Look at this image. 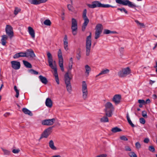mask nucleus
I'll return each instance as SVG.
<instances>
[{
    "instance_id": "f257e3e1",
    "label": "nucleus",
    "mask_w": 157,
    "mask_h": 157,
    "mask_svg": "<svg viewBox=\"0 0 157 157\" xmlns=\"http://www.w3.org/2000/svg\"><path fill=\"white\" fill-rule=\"evenodd\" d=\"M87 6L90 8H94L97 7L103 8H115L116 6H112L109 4H104L101 3L100 2L95 1L92 2L91 4H88Z\"/></svg>"
},
{
    "instance_id": "f03ea898",
    "label": "nucleus",
    "mask_w": 157,
    "mask_h": 157,
    "mask_svg": "<svg viewBox=\"0 0 157 157\" xmlns=\"http://www.w3.org/2000/svg\"><path fill=\"white\" fill-rule=\"evenodd\" d=\"M105 107L104 111L105 115L109 117H111L113 115L112 112L114 110L113 105L111 102H107L105 105Z\"/></svg>"
},
{
    "instance_id": "7ed1b4c3",
    "label": "nucleus",
    "mask_w": 157,
    "mask_h": 157,
    "mask_svg": "<svg viewBox=\"0 0 157 157\" xmlns=\"http://www.w3.org/2000/svg\"><path fill=\"white\" fill-rule=\"evenodd\" d=\"M69 73L70 72H69V70H68V72L64 75V81L67 91L70 94H71L72 91V87L70 82L71 78L69 76Z\"/></svg>"
},
{
    "instance_id": "20e7f679",
    "label": "nucleus",
    "mask_w": 157,
    "mask_h": 157,
    "mask_svg": "<svg viewBox=\"0 0 157 157\" xmlns=\"http://www.w3.org/2000/svg\"><path fill=\"white\" fill-rule=\"evenodd\" d=\"M91 33H90V35L87 36L86 40V55L89 56L90 54L91 45Z\"/></svg>"
},
{
    "instance_id": "39448f33",
    "label": "nucleus",
    "mask_w": 157,
    "mask_h": 157,
    "mask_svg": "<svg viewBox=\"0 0 157 157\" xmlns=\"http://www.w3.org/2000/svg\"><path fill=\"white\" fill-rule=\"evenodd\" d=\"M95 29L94 38L95 39H97L100 37V35L102 33L103 29V27L102 24H98L96 26Z\"/></svg>"
},
{
    "instance_id": "423d86ee",
    "label": "nucleus",
    "mask_w": 157,
    "mask_h": 157,
    "mask_svg": "<svg viewBox=\"0 0 157 157\" xmlns=\"http://www.w3.org/2000/svg\"><path fill=\"white\" fill-rule=\"evenodd\" d=\"M115 1L117 4L124 6H128L130 7L133 8L136 7L135 5L129 0H115Z\"/></svg>"
},
{
    "instance_id": "0eeeda50",
    "label": "nucleus",
    "mask_w": 157,
    "mask_h": 157,
    "mask_svg": "<svg viewBox=\"0 0 157 157\" xmlns=\"http://www.w3.org/2000/svg\"><path fill=\"white\" fill-rule=\"evenodd\" d=\"M86 10L85 9L83 11L82 15V18L84 21L82 28V29L83 31H85L87 25L89 22V20L86 16Z\"/></svg>"
},
{
    "instance_id": "6e6552de",
    "label": "nucleus",
    "mask_w": 157,
    "mask_h": 157,
    "mask_svg": "<svg viewBox=\"0 0 157 157\" xmlns=\"http://www.w3.org/2000/svg\"><path fill=\"white\" fill-rule=\"evenodd\" d=\"M71 29L72 34L74 35H75L77 33L78 29L77 22L76 20L74 18L72 19Z\"/></svg>"
},
{
    "instance_id": "1a4fd4ad",
    "label": "nucleus",
    "mask_w": 157,
    "mask_h": 157,
    "mask_svg": "<svg viewBox=\"0 0 157 157\" xmlns=\"http://www.w3.org/2000/svg\"><path fill=\"white\" fill-rule=\"evenodd\" d=\"M82 98L84 100H86L87 97L88 91L87 89V85L85 81H82Z\"/></svg>"
},
{
    "instance_id": "9d476101",
    "label": "nucleus",
    "mask_w": 157,
    "mask_h": 157,
    "mask_svg": "<svg viewBox=\"0 0 157 157\" xmlns=\"http://www.w3.org/2000/svg\"><path fill=\"white\" fill-rule=\"evenodd\" d=\"M58 56L59 59V65L60 67L61 71H64L63 66V60L62 55V52L60 49H59L58 52Z\"/></svg>"
},
{
    "instance_id": "9b49d317",
    "label": "nucleus",
    "mask_w": 157,
    "mask_h": 157,
    "mask_svg": "<svg viewBox=\"0 0 157 157\" xmlns=\"http://www.w3.org/2000/svg\"><path fill=\"white\" fill-rule=\"evenodd\" d=\"M54 127V126H53L45 129L41 135L39 140H40L43 138H47L51 134L52 132V130Z\"/></svg>"
},
{
    "instance_id": "f8f14e48",
    "label": "nucleus",
    "mask_w": 157,
    "mask_h": 157,
    "mask_svg": "<svg viewBox=\"0 0 157 157\" xmlns=\"http://www.w3.org/2000/svg\"><path fill=\"white\" fill-rule=\"evenodd\" d=\"M6 32L10 38H11L13 36V28L9 25H7L6 28Z\"/></svg>"
},
{
    "instance_id": "ddd939ff",
    "label": "nucleus",
    "mask_w": 157,
    "mask_h": 157,
    "mask_svg": "<svg viewBox=\"0 0 157 157\" xmlns=\"http://www.w3.org/2000/svg\"><path fill=\"white\" fill-rule=\"evenodd\" d=\"M55 121L56 119L54 118L52 119H45L42 121L41 124L45 125H52L55 123Z\"/></svg>"
},
{
    "instance_id": "4468645a",
    "label": "nucleus",
    "mask_w": 157,
    "mask_h": 157,
    "mask_svg": "<svg viewBox=\"0 0 157 157\" xmlns=\"http://www.w3.org/2000/svg\"><path fill=\"white\" fill-rule=\"evenodd\" d=\"M52 69L54 70V75L55 77L56 82L58 84L59 83V80L58 76V74L57 72V68L56 66H52L50 67Z\"/></svg>"
},
{
    "instance_id": "2eb2a0df",
    "label": "nucleus",
    "mask_w": 157,
    "mask_h": 157,
    "mask_svg": "<svg viewBox=\"0 0 157 157\" xmlns=\"http://www.w3.org/2000/svg\"><path fill=\"white\" fill-rule=\"evenodd\" d=\"M12 67L15 70L19 69L20 67V63L19 62L13 61L11 62Z\"/></svg>"
},
{
    "instance_id": "dca6fc26",
    "label": "nucleus",
    "mask_w": 157,
    "mask_h": 157,
    "mask_svg": "<svg viewBox=\"0 0 157 157\" xmlns=\"http://www.w3.org/2000/svg\"><path fill=\"white\" fill-rule=\"evenodd\" d=\"M121 99V96L120 94L115 95L113 98V101L116 104H119Z\"/></svg>"
},
{
    "instance_id": "f3484780",
    "label": "nucleus",
    "mask_w": 157,
    "mask_h": 157,
    "mask_svg": "<svg viewBox=\"0 0 157 157\" xmlns=\"http://www.w3.org/2000/svg\"><path fill=\"white\" fill-rule=\"evenodd\" d=\"M48 0H29V2L32 4L37 5L41 3H44Z\"/></svg>"
},
{
    "instance_id": "a211bd4d",
    "label": "nucleus",
    "mask_w": 157,
    "mask_h": 157,
    "mask_svg": "<svg viewBox=\"0 0 157 157\" xmlns=\"http://www.w3.org/2000/svg\"><path fill=\"white\" fill-rule=\"evenodd\" d=\"M47 53L48 58V61L49 66L50 67L52 66H53V60L52 54L49 52H47Z\"/></svg>"
},
{
    "instance_id": "6ab92c4d",
    "label": "nucleus",
    "mask_w": 157,
    "mask_h": 157,
    "mask_svg": "<svg viewBox=\"0 0 157 157\" xmlns=\"http://www.w3.org/2000/svg\"><path fill=\"white\" fill-rule=\"evenodd\" d=\"M68 44L67 37L66 35H65L63 39V45L64 49L66 51L68 49Z\"/></svg>"
},
{
    "instance_id": "aec40b11",
    "label": "nucleus",
    "mask_w": 157,
    "mask_h": 157,
    "mask_svg": "<svg viewBox=\"0 0 157 157\" xmlns=\"http://www.w3.org/2000/svg\"><path fill=\"white\" fill-rule=\"evenodd\" d=\"M27 52L26 54L28 56V57L30 56V57L34 58L36 56L33 51L32 49H28Z\"/></svg>"
},
{
    "instance_id": "412c9836",
    "label": "nucleus",
    "mask_w": 157,
    "mask_h": 157,
    "mask_svg": "<svg viewBox=\"0 0 157 157\" xmlns=\"http://www.w3.org/2000/svg\"><path fill=\"white\" fill-rule=\"evenodd\" d=\"M45 105L49 108L52 107V101L50 98H48L46 99Z\"/></svg>"
},
{
    "instance_id": "4be33fe9",
    "label": "nucleus",
    "mask_w": 157,
    "mask_h": 157,
    "mask_svg": "<svg viewBox=\"0 0 157 157\" xmlns=\"http://www.w3.org/2000/svg\"><path fill=\"white\" fill-rule=\"evenodd\" d=\"M28 31L31 37L34 39L35 37V33L34 30L31 27L29 26L28 28Z\"/></svg>"
},
{
    "instance_id": "5701e85b",
    "label": "nucleus",
    "mask_w": 157,
    "mask_h": 157,
    "mask_svg": "<svg viewBox=\"0 0 157 157\" xmlns=\"http://www.w3.org/2000/svg\"><path fill=\"white\" fill-rule=\"evenodd\" d=\"M39 78L40 81L44 84H46L48 82V81L47 78L41 75H40L39 76Z\"/></svg>"
},
{
    "instance_id": "b1692460",
    "label": "nucleus",
    "mask_w": 157,
    "mask_h": 157,
    "mask_svg": "<svg viewBox=\"0 0 157 157\" xmlns=\"http://www.w3.org/2000/svg\"><path fill=\"white\" fill-rule=\"evenodd\" d=\"M109 72V70L108 69H104L101 71V72L97 75L96 77H97L101 75H105L108 73Z\"/></svg>"
},
{
    "instance_id": "393cba45",
    "label": "nucleus",
    "mask_w": 157,
    "mask_h": 157,
    "mask_svg": "<svg viewBox=\"0 0 157 157\" xmlns=\"http://www.w3.org/2000/svg\"><path fill=\"white\" fill-rule=\"evenodd\" d=\"M8 38V36L5 35L2 36V38L1 40L2 44L3 45H5L6 43V40Z\"/></svg>"
},
{
    "instance_id": "a878e982",
    "label": "nucleus",
    "mask_w": 157,
    "mask_h": 157,
    "mask_svg": "<svg viewBox=\"0 0 157 157\" xmlns=\"http://www.w3.org/2000/svg\"><path fill=\"white\" fill-rule=\"evenodd\" d=\"M22 111L26 114H28L30 116H32L33 115L32 112L26 108H23L22 109Z\"/></svg>"
},
{
    "instance_id": "bb28decb",
    "label": "nucleus",
    "mask_w": 157,
    "mask_h": 157,
    "mask_svg": "<svg viewBox=\"0 0 157 157\" xmlns=\"http://www.w3.org/2000/svg\"><path fill=\"white\" fill-rule=\"evenodd\" d=\"M81 51L80 48H78L76 51V58L78 60H79L81 57Z\"/></svg>"
},
{
    "instance_id": "cd10ccee",
    "label": "nucleus",
    "mask_w": 157,
    "mask_h": 157,
    "mask_svg": "<svg viewBox=\"0 0 157 157\" xmlns=\"http://www.w3.org/2000/svg\"><path fill=\"white\" fill-rule=\"evenodd\" d=\"M49 147L52 150H56L57 149L56 148L54 145V143L52 140L50 141L49 143Z\"/></svg>"
},
{
    "instance_id": "c85d7f7f",
    "label": "nucleus",
    "mask_w": 157,
    "mask_h": 157,
    "mask_svg": "<svg viewBox=\"0 0 157 157\" xmlns=\"http://www.w3.org/2000/svg\"><path fill=\"white\" fill-rule=\"evenodd\" d=\"M23 62L24 65L28 68H32V66L30 63L27 61L23 60Z\"/></svg>"
},
{
    "instance_id": "c756f323",
    "label": "nucleus",
    "mask_w": 157,
    "mask_h": 157,
    "mask_svg": "<svg viewBox=\"0 0 157 157\" xmlns=\"http://www.w3.org/2000/svg\"><path fill=\"white\" fill-rule=\"evenodd\" d=\"M118 75L119 77L121 78L124 77L126 76V75L124 74V72L123 69L118 72Z\"/></svg>"
},
{
    "instance_id": "7c9ffc66",
    "label": "nucleus",
    "mask_w": 157,
    "mask_h": 157,
    "mask_svg": "<svg viewBox=\"0 0 157 157\" xmlns=\"http://www.w3.org/2000/svg\"><path fill=\"white\" fill-rule=\"evenodd\" d=\"M117 33V32L116 31H111L110 30L105 29H104V32H103V33L104 34H109L110 33H114V34H116Z\"/></svg>"
},
{
    "instance_id": "2f4dec72",
    "label": "nucleus",
    "mask_w": 157,
    "mask_h": 157,
    "mask_svg": "<svg viewBox=\"0 0 157 157\" xmlns=\"http://www.w3.org/2000/svg\"><path fill=\"white\" fill-rule=\"evenodd\" d=\"M121 131H122V130L121 129L118 128V127H117L113 128L111 129V131L113 132L114 133H116L117 132H121Z\"/></svg>"
},
{
    "instance_id": "473e14b6",
    "label": "nucleus",
    "mask_w": 157,
    "mask_h": 157,
    "mask_svg": "<svg viewBox=\"0 0 157 157\" xmlns=\"http://www.w3.org/2000/svg\"><path fill=\"white\" fill-rule=\"evenodd\" d=\"M106 115L104 116L100 119V121L101 122H109V119Z\"/></svg>"
},
{
    "instance_id": "72a5a7b5",
    "label": "nucleus",
    "mask_w": 157,
    "mask_h": 157,
    "mask_svg": "<svg viewBox=\"0 0 157 157\" xmlns=\"http://www.w3.org/2000/svg\"><path fill=\"white\" fill-rule=\"evenodd\" d=\"M122 69L126 76L131 73V70L129 67H127Z\"/></svg>"
},
{
    "instance_id": "f704fd0d",
    "label": "nucleus",
    "mask_w": 157,
    "mask_h": 157,
    "mask_svg": "<svg viewBox=\"0 0 157 157\" xmlns=\"http://www.w3.org/2000/svg\"><path fill=\"white\" fill-rule=\"evenodd\" d=\"M126 117L128 122V123L132 127H134L135 125L132 123V121L130 120L128 113L127 114Z\"/></svg>"
},
{
    "instance_id": "c9c22d12",
    "label": "nucleus",
    "mask_w": 157,
    "mask_h": 157,
    "mask_svg": "<svg viewBox=\"0 0 157 157\" xmlns=\"http://www.w3.org/2000/svg\"><path fill=\"white\" fill-rule=\"evenodd\" d=\"M85 68L86 71L85 73L87 74V75H88L89 74V72L91 71V68L87 65L85 66Z\"/></svg>"
},
{
    "instance_id": "e433bc0d",
    "label": "nucleus",
    "mask_w": 157,
    "mask_h": 157,
    "mask_svg": "<svg viewBox=\"0 0 157 157\" xmlns=\"http://www.w3.org/2000/svg\"><path fill=\"white\" fill-rule=\"evenodd\" d=\"M28 72L32 74L36 75L38 74V72L32 69L29 70Z\"/></svg>"
},
{
    "instance_id": "4c0bfd02",
    "label": "nucleus",
    "mask_w": 157,
    "mask_h": 157,
    "mask_svg": "<svg viewBox=\"0 0 157 157\" xmlns=\"http://www.w3.org/2000/svg\"><path fill=\"white\" fill-rule=\"evenodd\" d=\"M14 89L15 91L16 94L15 95V97L17 98H18L19 96V91L17 89V87L16 86H15L14 87Z\"/></svg>"
},
{
    "instance_id": "58836bf2",
    "label": "nucleus",
    "mask_w": 157,
    "mask_h": 157,
    "mask_svg": "<svg viewBox=\"0 0 157 157\" xmlns=\"http://www.w3.org/2000/svg\"><path fill=\"white\" fill-rule=\"evenodd\" d=\"M117 10H120L121 12H124L126 14H127L128 13L127 10L125 9V8L124 7H122L121 8H118L117 9Z\"/></svg>"
},
{
    "instance_id": "ea45409f",
    "label": "nucleus",
    "mask_w": 157,
    "mask_h": 157,
    "mask_svg": "<svg viewBox=\"0 0 157 157\" xmlns=\"http://www.w3.org/2000/svg\"><path fill=\"white\" fill-rule=\"evenodd\" d=\"M44 24L45 25L50 26L51 24V22L49 20L47 19L44 22Z\"/></svg>"
},
{
    "instance_id": "a19ab883",
    "label": "nucleus",
    "mask_w": 157,
    "mask_h": 157,
    "mask_svg": "<svg viewBox=\"0 0 157 157\" xmlns=\"http://www.w3.org/2000/svg\"><path fill=\"white\" fill-rule=\"evenodd\" d=\"M21 57H28V56L26 54V52H19Z\"/></svg>"
},
{
    "instance_id": "79ce46f5",
    "label": "nucleus",
    "mask_w": 157,
    "mask_h": 157,
    "mask_svg": "<svg viewBox=\"0 0 157 157\" xmlns=\"http://www.w3.org/2000/svg\"><path fill=\"white\" fill-rule=\"evenodd\" d=\"M129 155L131 157H137L136 155L133 152H131L129 153Z\"/></svg>"
},
{
    "instance_id": "37998d69",
    "label": "nucleus",
    "mask_w": 157,
    "mask_h": 157,
    "mask_svg": "<svg viewBox=\"0 0 157 157\" xmlns=\"http://www.w3.org/2000/svg\"><path fill=\"white\" fill-rule=\"evenodd\" d=\"M21 10L20 9H18L17 8H15L14 12V14L15 15H17L18 13L21 11Z\"/></svg>"
},
{
    "instance_id": "c03bdc74",
    "label": "nucleus",
    "mask_w": 157,
    "mask_h": 157,
    "mask_svg": "<svg viewBox=\"0 0 157 157\" xmlns=\"http://www.w3.org/2000/svg\"><path fill=\"white\" fill-rule=\"evenodd\" d=\"M135 146L137 149H139L141 147L140 144L139 142H137L135 144Z\"/></svg>"
},
{
    "instance_id": "a18cd8bd",
    "label": "nucleus",
    "mask_w": 157,
    "mask_h": 157,
    "mask_svg": "<svg viewBox=\"0 0 157 157\" xmlns=\"http://www.w3.org/2000/svg\"><path fill=\"white\" fill-rule=\"evenodd\" d=\"M148 149L150 151L152 152L155 151V148L152 146H149L148 148Z\"/></svg>"
},
{
    "instance_id": "49530a36",
    "label": "nucleus",
    "mask_w": 157,
    "mask_h": 157,
    "mask_svg": "<svg viewBox=\"0 0 157 157\" xmlns=\"http://www.w3.org/2000/svg\"><path fill=\"white\" fill-rule=\"evenodd\" d=\"M20 57H21V56L19 52L16 53L13 56V58L14 59H17Z\"/></svg>"
},
{
    "instance_id": "de8ad7c7",
    "label": "nucleus",
    "mask_w": 157,
    "mask_h": 157,
    "mask_svg": "<svg viewBox=\"0 0 157 157\" xmlns=\"http://www.w3.org/2000/svg\"><path fill=\"white\" fill-rule=\"evenodd\" d=\"M120 138L121 140L124 141H127L128 140V138L125 136H121Z\"/></svg>"
},
{
    "instance_id": "09e8293b",
    "label": "nucleus",
    "mask_w": 157,
    "mask_h": 157,
    "mask_svg": "<svg viewBox=\"0 0 157 157\" xmlns=\"http://www.w3.org/2000/svg\"><path fill=\"white\" fill-rule=\"evenodd\" d=\"M140 122L141 123L144 124L145 123V121L144 118H141L140 119Z\"/></svg>"
},
{
    "instance_id": "8fccbe9b",
    "label": "nucleus",
    "mask_w": 157,
    "mask_h": 157,
    "mask_svg": "<svg viewBox=\"0 0 157 157\" xmlns=\"http://www.w3.org/2000/svg\"><path fill=\"white\" fill-rule=\"evenodd\" d=\"M142 116L144 117H147V113L145 111H143L142 112Z\"/></svg>"
},
{
    "instance_id": "3c124183",
    "label": "nucleus",
    "mask_w": 157,
    "mask_h": 157,
    "mask_svg": "<svg viewBox=\"0 0 157 157\" xmlns=\"http://www.w3.org/2000/svg\"><path fill=\"white\" fill-rule=\"evenodd\" d=\"M20 151V150L19 149H13L12 151L14 154H17L19 153Z\"/></svg>"
},
{
    "instance_id": "603ef678",
    "label": "nucleus",
    "mask_w": 157,
    "mask_h": 157,
    "mask_svg": "<svg viewBox=\"0 0 157 157\" xmlns=\"http://www.w3.org/2000/svg\"><path fill=\"white\" fill-rule=\"evenodd\" d=\"M3 151L4 152V154L5 155H9L10 154V152L7 150L3 149Z\"/></svg>"
},
{
    "instance_id": "864d4df0",
    "label": "nucleus",
    "mask_w": 157,
    "mask_h": 157,
    "mask_svg": "<svg viewBox=\"0 0 157 157\" xmlns=\"http://www.w3.org/2000/svg\"><path fill=\"white\" fill-rule=\"evenodd\" d=\"M138 102L141 104H145V101L144 100H140L139 99L138 100Z\"/></svg>"
},
{
    "instance_id": "5fc2aeb1",
    "label": "nucleus",
    "mask_w": 157,
    "mask_h": 157,
    "mask_svg": "<svg viewBox=\"0 0 157 157\" xmlns=\"http://www.w3.org/2000/svg\"><path fill=\"white\" fill-rule=\"evenodd\" d=\"M107 155L106 154H102L96 156L95 157H106Z\"/></svg>"
},
{
    "instance_id": "6e6d98bb",
    "label": "nucleus",
    "mask_w": 157,
    "mask_h": 157,
    "mask_svg": "<svg viewBox=\"0 0 157 157\" xmlns=\"http://www.w3.org/2000/svg\"><path fill=\"white\" fill-rule=\"evenodd\" d=\"M125 150L126 151H131V149L128 146H126L125 147Z\"/></svg>"
},
{
    "instance_id": "4d7b16f0",
    "label": "nucleus",
    "mask_w": 157,
    "mask_h": 157,
    "mask_svg": "<svg viewBox=\"0 0 157 157\" xmlns=\"http://www.w3.org/2000/svg\"><path fill=\"white\" fill-rule=\"evenodd\" d=\"M149 142V139L148 138H145L144 140V142L145 143H148Z\"/></svg>"
},
{
    "instance_id": "13d9d810",
    "label": "nucleus",
    "mask_w": 157,
    "mask_h": 157,
    "mask_svg": "<svg viewBox=\"0 0 157 157\" xmlns=\"http://www.w3.org/2000/svg\"><path fill=\"white\" fill-rule=\"evenodd\" d=\"M72 7L71 5L69 4L67 5V8L69 10L71 11V10Z\"/></svg>"
},
{
    "instance_id": "bf43d9fd",
    "label": "nucleus",
    "mask_w": 157,
    "mask_h": 157,
    "mask_svg": "<svg viewBox=\"0 0 157 157\" xmlns=\"http://www.w3.org/2000/svg\"><path fill=\"white\" fill-rule=\"evenodd\" d=\"M10 114V113L7 112L4 114V116L5 117H7V116H9Z\"/></svg>"
},
{
    "instance_id": "052dcab7",
    "label": "nucleus",
    "mask_w": 157,
    "mask_h": 157,
    "mask_svg": "<svg viewBox=\"0 0 157 157\" xmlns=\"http://www.w3.org/2000/svg\"><path fill=\"white\" fill-rule=\"evenodd\" d=\"M139 25H140L141 27H145V25L143 23H141L140 22Z\"/></svg>"
},
{
    "instance_id": "680f3d73",
    "label": "nucleus",
    "mask_w": 157,
    "mask_h": 157,
    "mask_svg": "<svg viewBox=\"0 0 157 157\" xmlns=\"http://www.w3.org/2000/svg\"><path fill=\"white\" fill-rule=\"evenodd\" d=\"M151 102L150 100L149 99H147L146 100L145 103H149Z\"/></svg>"
},
{
    "instance_id": "e2e57ef3",
    "label": "nucleus",
    "mask_w": 157,
    "mask_h": 157,
    "mask_svg": "<svg viewBox=\"0 0 157 157\" xmlns=\"http://www.w3.org/2000/svg\"><path fill=\"white\" fill-rule=\"evenodd\" d=\"M69 62H71V64L73 63V58L72 57H71L70 58Z\"/></svg>"
},
{
    "instance_id": "0e129e2a",
    "label": "nucleus",
    "mask_w": 157,
    "mask_h": 157,
    "mask_svg": "<svg viewBox=\"0 0 157 157\" xmlns=\"http://www.w3.org/2000/svg\"><path fill=\"white\" fill-rule=\"evenodd\" d=\"M155 82V81H153L151 80H150L149 83L151 84V85H152L153 83H154Z\"/></svg>"
},
{
    "instance_id": "69168bd1",
    "label": "nucleus",
    "mask_w": 157,
    "mask_h": 157,
    "mask_svg": "<svg viewBox=\"0 0 157 157\" xmlns=\"http://www.w3.org/2000/svg\"><path fill=\"white\" fill-rule=\"evenodd\" d=\"M153 98L154 99H155L157 98V96L156 95V94H154L153 95Z\"/></svg>"
},
{
    "instance_id": "338daca9",
    "label": "nucleus",
    "mask_w": 157,
    "mask_h": 157,
    "mask_svg": "<svg viewBox=\"0 0 157 157\" xmlns=\"http://www.w3.org/2000/svg\"><path fill=\"white\" fill-rule=\"evenodd\" d=\"M72 64H71V66H68V67H69V69L70 70H71L72 69Z\"/></svg>"
},
{
    "instance_id": "774afa93",
    "label": "nucleus",
    "mask_w": 157,
    "mask_h": 157,
    "mask_svg": "<svg viewBox=\"0 0 157 157\" xmlns=\"http://www.w3.org/2000/svg\"><path fill=\"white\" fill-rule=\"evenodd\" d=\"M51 157H61L60 155H55Z\"/></svg>"
}]
</instances>
